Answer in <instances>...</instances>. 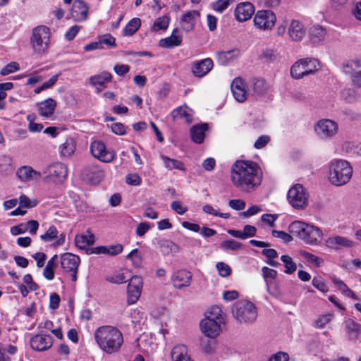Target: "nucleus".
<instances>
[{"label":"nucleus","mask_w":361,"mask_h":361,"mask_svg":"<svg viewBox=\"0 0 361 361\" xmlns=\"http://www.w3.org/2000/svg\"><path fill=\"white\" fill-rule=\"evenodd\" d=\"M289 359L288 355L283 352H278L273 355L268 361H288Z\"/></svg>","instance_id":"774afa93"},{"label":"nucleus","mask_w":361,"mask_h":361,"mask_svg":"<svg viewBox=\"0 0 361 361\" xmlns=\"http://www.w3.org/2000/svg\"><path fill=\"white\" fill-rule=\"evenodd\" d=\"M31 348L37 351H44L52 346L53 338L48 334H37L30 341Z\"/></svg>","instance_id":"2eb2a0df"},{"label":"nucleus","mask_w":361,"mask_h":361,"mask_svg":"<svg viewBox=\"0 0 361 361\" xmlns=\"http://www.w3.org/2000/svg\"><path fill=\"white\" fill-rule=\"evenodd\" d=\"M182 38L178 35V30L174 29L170 37L161 39L159 41V46L163 48H171L181 44Z\"/></svg>","instance_id":"cd10ccee"},{"label":"nucleus","mask_w":361,"mask_h":361,"mask_svg":"<svg viewBox=\"0 0 361 361\" xmlns=\"http://www.w3.org/2000/svg\"><path fill=\"white\" fill-rule=\"evenodd\" d=\"M310 35L311 41L317 44L324 39L326 31L320 26H315L310 29Z\"/></svg>","instance_id":"e433bc0d"},{"label":"nucleus","mask_w":361,"mask_h":361,"mask_svg":"<svg viewBox=\"0 0 361 361\" xmlns=\"http://www.w3.org/2000/svg\"><path fill=\"white\" fill-rule=\"evenodd\" d=\"M75 145L72 138L66 139V142L61 145L60 152L64 157H70L75 151Z\"/></svg>","instance_id":"58836bf2"},{"label":"nucleus","mask_w":361,"mask_h":361,"mask_svg":"<svg viewBox=\"0 0 361 361\" xmlns=\"http://www.w3.org/2000/svg\"><path fill=\"white\" fill-rule=\"evenodd\" d=\"M231 90L235 99L240 102L246 99L247 92L241 79L235 78L231 84Z\"/></svg>","instance_id":"a878e982"},{"label":"nucleus","mask_w":361,"mask_h":361,"mask_svg":"<svg viewBox=\"0 0 361 361\" xmlns=\"http://www.w3.org/2000/svg\"><path fill=\"white\" fill-rule=\"evenodd\" d=\"M202 210L204 212L216 216H219L224 219H228L230 217L229 213H220L215 210L210 204H205Z\"/></svg>","instance_id":"603ef678"},{"label":"nucleus","mask_w":361,"mask_h":361,"mask_svg":"<svg viewBox=\"0 0 361 361\" xmlns=\"http://www.w3.org/2000/svg\"><path fill=\"white\" fill-rule=\"evenodd\" d=\"M200 16V12L196 10L188 11L181 18V27L183 30L189 32L192 30L195 24V18Z\"/></svg>","instance_id":"5701e85b"},{"label":"nucleus","mask_w":361,"mask_h":361,"mask_svg":"<svg viewBox=\"0 0 361 361\" xmlns=\"http://www.w3.org/2000/svg\"><path fill=\"white\" fill-rule=\"evenodd\" d=\"M281 259L284 263V266L286 267V269L284 270L285 273L290 274L296 270L297 265L290 256L283 255L281 256Z\"/></svg>","instance_id":"79ce46f5"},{"label":"nucleus","mask_w":361,"mask_h":361,"mask_svg":"<svg viewBox=\"0 0 361 361\" xmlns=\"http://www.w3.org/2000/svg\"><path fill=\"white\" fill-rule=\"evenodd\" d=\"M288 231L310 245H316L322 235V232L318 227L300 221L291 223L288 226Z\"/></svg>","instance_id":"20e7f679"},{"label":"nucleus","mask_w":361,"mask_h":361,"mask_svg":"<svg viewBox=\"0 0 361 361\" xmlns=\"http://www.w3.org/2000/svg\"><path fill=\"white\" fill-rule=\"evenodd\" d=\"M94 337L99 348L109 355L118 353L123 343L121 331L113 326L98 327L94 333Z\"/></svg>","instance_id":"f03ea898"},{"label":"nucleus","mask_w":361,"mask_h":361,"mask_svg":"<svg viewBox=\"0 0 361 361\" xmlns=\"http://www.w3.org/2000/svg\"><path fill=\"white\" fill-rule=\"evenodd\" d=\"M171 116L174 120L185 118L187 121H190V115L186 106H181L176 108L172 111Z\"/></svg>","instance_id":"a19ab883"},{"label":"nucleus","mask_w":361,"mask_h":361,"mask_svg":"<svg viewBox=\"0 0 361 361\" xmlns=\"http://www.w3.org/2000/svg\"><path fill=\"white\" fill-rule=\"evenodd\" d=\"M233 50L227 51H219L216 53L217 61L220 65L225 66L232 59Z\"/></svg>","instance_id":"a18cd8bd"},{"label":"nucleus","mask_w":361,"mask_h":361,"mask_svg":"<svg viewBox=\"0 0 361 361\" xmlns=\"http://www.w3.org/2000/svg\"><path fill=\"white\" fill-rule=\"evenodd\" d=\"M271 234L274 237L281 238L286 243H288L293 240L291 235L284 231L273 230Z\"/></svg>","instance_id":"052dcab7"},{"label":"nucleus","mask_w":361,"mask_h":361,"mask_svg":"<svg viewBox=\"0 0 361 361\" xmlns=\"http://www.w3.org/2000/svg\"><path fill=\"white\" fill-rule=\"evenodd\" d=\"M159 245L161 248V251L166 255L169 254L173 250V248L176 247L175 243L169 240H161L159 241Z\"/></svg>","instance_id":"6e6d98bb"},{"label":"nucleus","mask_w":361,"mask_h":361,"mask_svg":"<svg viewBox=\"0 0 361 361\" xmlns=\"http://www.w3.org/2000/svg\"><path fill=\"white\" fill-rule=\"evenodd\" d=\"M129 279H127L126 276L124 273H118L116 274H114L113 276L111 277V279H109V281L111 283H116V284H121L126 283Z\"/></svg>","instance_id":"69168bd1"},{"label":"nucleus","mask_w":361,"mask_h":361,"mask_svg":"<svg viewBox=\"0 0 361 361\" xmlns=\"http://www.w3.org/2000/svg\"><path fill=\"white\" fill-rule=\"evenodd\" d=\"M353 242L348 238L343 236H334L327 238L325 245L333 250H339L341 247H350L353 245Z\"/></svg>","instance_id":"412c9836"},{"label":"nucleus","mask_w":361,"mask_h":361,"mask_svg":"<svg viewBox=\"0 0 361 361\" xmlns=\"http://www.w3.org/2000/svg\"><path fill=\"white\" fill-rule=\"evenodd\" d=\"M50 30L45 25H39L32 30L30 42L33 50L39 54L44 53L49 47Z\"/></svg>","instance_id":"0eeeda50"},{"label":"nucleus","mask_w":361,"mask_h":361,"mask_svg":"<svg viewBox=\"0 0 361 361\" xmlns=\"http://www.w3.org/2000/svg\"><path fill=\"white\" fill-rule=\"evenodd\" d=\"M229 4L230 0H217L212 3L211 6L214 11L221 13L228 7Z\"/></svg>","instance_id":"de8ad7c7"},{"label":"nucleus","mask_w":361,"mask_h":361,"mask_svg":"<svg viewBox=\"0 0 361 361\" xmlns=\"http://www.w3.org/2000/svg\"><path fill=\"white\" fill-rule=\"evenodd\" d=\"M92 154L102 162L109 163L114 159L115 154L113 151L106 149L101 141H94L90 145Z\"/></svg>","instance_id":"f8f14e48"},{"label":"nucleus","mask_w":361,"mask_h":361,"mask_svg":"<svg viewBox=\"0 0 361 361\" xmlns=\"http://www.w3.org/2000/svg\"><path fill=\"white\" fill-rule=\"evenodd\" d=\"M17 176L22 181H30L35 179V176H39V173L33 170L30 166H22L16 172Z\"/></svg>","instance_id":"2f4dec72"},{"label":"nucleus","mask_w":361,"mask_h":361,"mask_svg":"<svg viewBox=\"0 0 361 361\" xmlns=\"http://www.w3.org/2000/svg\"><path fill=\"white\" fill-rule=\"evenodd\" d=\"M56 264L47 262V265L43 271V276L48 280H52L54 278V268Z\"/></svg>","instance_id":"4d7b16f0"},{"label":"nucleus","mask_w":361,"mask_h":361,"mask_svg":"<svg viewBox=\"0 0 361 361\" xmlns=\"http://www.w3.org/2000/svg\"><path fill=\"white\" fill-rule=\"evenodd\" d=\"M262 276L266 281L267 286H269L270 279L274 280L277 276V271L274 269H270L267 267H264L262 269Z\"/></svg>","instance_id":"49530a36"},{"label":"nucleus","mask_w":361,"mask_h":361,"mask_svg":"<svg viewBox=\"0 0 361 361\" xmlns=\"http://www.w3.org/2000/svg\"><path fill=\"white\" fill-rule=\"evenodd\" d=\"M99 39L102 46L103 44L109 47H114L116 46V39L111 34H105L99 37Z\"/></svg>","instance_id":"3c124183"},{"label":"nucleus","mask_w":361,"mask_h":361,"mask_svg":"<svg viewBox=\"0 0 361 361\" xmlns=\"http://www.w3.org/2000/svg\"><path fill=\"white\" fill-rule=\"evenodd\" d=\"M88 8L84 2L81 1H75L73 8L72 15L78 20H84L87 18Z\"/></svg>","instance_id":"7c9ffc66"},{"label":"nucleus","mask_w":361,"mask_h":361,"mask_svg":"<svg viewBox=\"0 0 361 361\" xmlns=\"http://www.w3.org/2000/svg\"><path fill=\"white\" fill-rule=\"evenodd\" d=\"M213 68V61L210 58L195 61L192 65V72L195 77L206 75Z\"/></svg>","instance_id":"f3484780"},{"label":"nucleus","mask_w":361,"mask_h":361,"mask_svg":"<svg viewBox=\"0 0 361 361\" xmlns=\"http://www.w3.org/2000/svg\"><path fill=\"white\" fill-rule=\"evenodd\" d=\"M170 18L166 16H162L158 18L154 23L155 27H157L160 30H166L169 24Z\"/></svg>","instance_id":"e2e57ef3"},{"label":"nucleus","mask_w":361,"mask_h":361,"mask_svg":"<svg viewBox=\"0 0 361 361\" xmlns=\"http://www.w3.org/2000/svg\"><path fill=\"white\" fill-rule=\"evenodd\" d=\"M141 25V20L138 18H133L123 30L124 36H131L135 34Z\"/></svg>","instance_id":"c9c22d12"},{"label":"nucleus","mask_w":361,"mask_h":361,"mask_svg":"<svg viewBox=\"0 0 361 361\" xmlns=\"http://www.w3.org/2000/svg\"><path fill=\"white\" fill-rule=\"evenodd\" d=\"M220 247L224 250L235 251L242 247V243L231 239L222 241L220 244Z\"/></svg>","instance_id":"37998d69"},{"label":"nucleus","mask_w":361,"mask_h":361,"mask_svg":"<svg viewBox=\"0 0 361 361\" xmlns=\"http://www.w3.org/2000/svg\"><path fill=\"white\" fill-rule=\"evenodd\" d=\"M232 314L240 324L254 322L257 312L253 303L247 300H238L232 307Z\"/></svg>","instance_id":"423d86ee"},{"label":"nucleus","mask_w":361,"mask_h":361,"mask_svg":"<svg viewBox=\"0 0 361 361\" xmlns=\"http://www.w3.org/2000/svg\"><path fill=\"white\" fill-rule=\"evenodd\" d=\"M173 361H193L188 354V348L184 345L174 346L171 351Z\"/></svg>","instance_id":"c85d7f7f"},{"label":"nucleus","mask_w":361,"mask_h":361,"mask_svg":"<svg viewBox=\"0 0 361 361\" xmlns=\"http://www.w3.org/2000/svg\"><path fill=\"white\" fill-rule=\"evenodd\" d=\"M333 316V314H326L320 316L315 321V326L319 329L324 328L328 323L331 321Z\"/></svg>","instance_id":"5fc2aeb1"},{"label":"nucleus","mask_w":361,"mask_h":361,"mask_svg":"<svg viewBox=\"0 0 361 361\" xmlns=\"http://www.w3.org/2000/svg\"><path fill=\"white\" fill-rule=\"evenodd\" d=\"M338 129L337 123L330 119H322L314 126L315 132L323 139L333 137L337 133Z\"/></svg>","instance_id":"9b49d317"},{"label":"nucleus","mask_w":361,"mask_h":361,"mask_svg":"<svg viewBox=\"0 0 361 361\" xmlns=\"http://www.w3.org/2000/svg\"><path fill=\"white\" fill-rule=\"evenodd\" d=\"M345 329L349 338L350 340H355L360 334L361 325L353 319H348L345 322Z\"/></svg>","instance_id":"473e14b6"},{"label":"nucleus","mask_w":361,"mask_h":361,"mask_svg":"<svg viewBox=\"0 0 361 361\" xmlns=\"http://www.w3.org/2000/svg\"><path fill=\"white\" fill-rule=\"evenodd\" d=\"M112 131L118 135H123L126 133L125 126L121 123H115L111 126Z\"/></svg>","instance_id":"338daca9"},{"label":"nucleus","mask_w":361,"mask_h":361,"mask_svg":"<svg viewBox=\"0 0 361 361\" xmlns=\"http://www.w3.org/2000/svg\"><path fill=\"white\" fill-rule=\"evenodd\" d=\"M231 178L240 191L250 192L260 185L262 173L259 165L248 160H237L231 166Z\"/></svg>","instance_id":"f257e3e1"},{"label":"nucleus","mask_w":361,"mask_h":361,"mask_svg":"<svg viewBox=\"0 0 361 361\" xmlns=\"http://www.w3.org/2000/svg\"><path fill=\"white\" fill-rule=\"evenodd\" d=\"M80 262L79 257L70 252L64 253L61 257V267L66 272L78 270Z\"/></svg>","instance_id":"6ab92c4d"},{"label":"nucleus","mask_w":361,"mask_h":361,"mask_svg":"<svg viewBox=\"0 0 361 361\" xmlns=\"http://www.w3.org/2000/svg\"><path fill=\"white\" fill-rule=\"evenodd\" d=\"M253 92L259 96L263 95L266 91L265 82L262 79L254 78L251 80Z\"/></svg>","instance_id":"4c0bfd02"},{"label":"nucleus","mask_w":361,"mask_h":361,"mask_svg":"<svg viewBox=\"0 0 361 361\" xmlns=\"http://www.w3.org/2000/svg\"><path fill=\"white\" fill-rule=\"evenodd\" d=\"M276 17L270 10L258 11L253 19L255 25L261 30L271 29L275 24Z\"/></svg>","instance_id":"9d476101"},{"label":"nucleus","mask_w":361,"mask_h":361,"mask_svg":"<svg viewBox=\"0 0 361 361\" xmlns=\"http://www.w3.org/2000/svg\"><path fill=\"white\" fill-rule=\"evenodd\" d=\"M309 195L301 184H296L290 188L287 194L290 204L295 209H303L308 205Z\"/></svg>","instance_id":"1a4fd4ad"},{"label":"nucleus","mask_w":361,"mask_h":361,"mask_svg":"<svg viewBox=\"0 0 361 361\" xmlns=\"http://www.w3.org/2000/svg\"><path fill=\"white\" fill-rule=\"evenodd\" d=\"M219 274L222 277L228 276L231 274V269L224 262H218L216 265Z\"/></svg>","instance_id":"bf43d9fd"},{"label":"nucleus","mask_w":361,"mask_h":361,"mask_svg":"<svg viewBox=\"0 0 361 361\" xmlns=\"http://www.w3.org/2000/svg\"><path fill=\"white\" fill-rule=\"evenodd\" d=\"M224 322L218 320L204 319L201 321L200 326L202 332L210 338H216L221 331V324Z\"/></svg>","instance_id":"4468645a"},{"label":"nucleus","mask_w":361,"mask_h":361,"mask_svg":"<svg viewBox=\"0 0 361 361\" xmlns=\"http://www.w3.org/2000/svg\"><path fill=\"white\" fill-rule=\"evenodd\" d=\"M95 237L89 230L86 231V233L81 235H77L75 238V245L82 250H87V245H92L94 243Z\"/></svg>","instance_id":"393cba45"},{"label":"nucleus","mask_w":361,"mask_h":361,"mask_svg":"<svg viewBox=\"0 0 361 361\" xmlns=\"http://www.w3.org/2000/svg\"><path fill=\"white\" fill-rule=\"evenodd\" d=\"M204 319L218 320L224 323L223 312L218 306L212 307Z\"/></svg>","instance_id":"ea45409f"},{"label":"nucleus","mask_w":361,"mask_h":361,"mask_svg":"<svg viewBox=\"0 0 361 361\" xmlns=\"http://www.w3.org/2000/svg\"><path fill=\"white\" fill-rule=\"evenodd\" d=\"M207 124L196 125L190 128V136L192 140L197 144H201L205 137V131L207 130Z\"/></svg>","instance_id":"c756f323"},{"label":"nucleus","mask_w":361,"mask_h":361,"mask_svg":"<svg viewBox=\"0 0 361 361\" xmlns=\"http://www.w3.org/2000/svg\"><path fill=\"white\" fill-rule=\"evenodd\" d=\"M319 62L314 59H303L296 61L290 68V75L298 80L305 75L314 73L318 70Z\"/></svg>","instance_id":"6e6552de"},{"label":"nucleus","mask_w":361,"mask_h":361,"mask_svg":"<svg viewBox=\"0 0 361 361\" xmlns=\"http://www.w3.org/2000/svg\"><path fill=\"white\" fill-rule=\"evenodd\" d=\"M111 78L112 76L111 73L109 72H102L100 74L91 76L90 78V83L93 86L99 85L104 87V83L111 81Z\"/></svg>","instance_id":"72a5a7b5"},{"label":"nucleus","mask_w":361,"mask_h":361,"mask_svg":"<svg viewBox=\"0 0 361 361\" xmlns=\"http://www.w3.org/2000/svg\"><path fill=\"white\" fill-rule=\"evenodd\" d=\"M57 233L56 228L54 226H51L44 234L40 235V238L45 242H49L57 237Z\"/></svg>","instance_id":"09e8293b"},{"label":"nucleus","mask_w":361,"mask_h":361,"mask_svg":"<svg viewBox=\"0 0 361 361\" xmlns=\"http://www.w3.org/2000/svg\"><path fill=\"white\" fill-rule=\"evenodd\" d=\"M19 204L22 207L25 208H32L37 204V201L36 200H30L25 195H22L19 197Z\"/></svg>","instance_id":"864d4df0"},{"label":"nucleus","mask_w":361,"mask_h":361,"mask_svg":"<svg viewBox=\"0 0 361 361\" xmlns=\"http://www.w3.org/2000/svg\"><path fill=\"white\" fill-rule=\"evenodd\" d=\"M341 97L348 103H353L356 101V92L353 89H345L341 92Z\"/></svg>","instance_id":"8fccbe9b"},{"label":"nucleus","mask_w":361,"mask_h":361,"mask_svg":"<svg viewBox=\"0 0 361 361\" xmlns=\"http://www.w3.org/2000/svg\"><path fill=\"white\" fill-rule=\"evenodd\" d=\"M161 159L164 163L165 167L169 170L178 169L185 171L184 164L177 159H171L165 155H161Z\"/></svg>","instance_id":"f704fd0d"},{"label":"nucleus","mask_w":361,"mask_h":361,"mask_svg":"<svg viewBox=\"0 0 361 361\" xmlns=\"http://www.w3.org/2000/svg\"><path fill=\"white\" fill-rule=\"evenodd\" d=\"M128 259L131 260L133 265L135 267H140L142 264V258L139 254L137 249L133 250L127 256Z\"/></svg>","instance_id":"c03bdc74"},{"label":"nucleus","mask_w":361,"mask_h":361,"mask_svg":"<svg viewBox=\"0 0 361 361\" xmlns=\"http://www.w3.org/2000/svg\"><path fill=\"white\" fill-rule=\"evenodd\" d=\"M312 285L320 291L323 293H326L328 291V287L321 277H314L312 279Z\"/></svg>","instance_id":"0e129e2a"},{"label":"nucleus","mask_w":361,"mask_h":361,"mask_svg":"<svg viewBox=\"0 0 361 361\" xmlns=\"http://www.w3.org/2000/svg\"><path fill=\"white\" fill-rule=\"evenodd\" d=\"M255 13V7L250 2L238 4L235 9V19L239 22H244L250 19Z\"/></svg>","instance_id":"dca6fc26"},{"label":"nucleus","mask_w":361,"mask_h":361,"mask_svg":"<svg viewBox=\"0 0 361 361\" xmlns=\"http://www.w3.org/2000/svg\"><path fill=\"white\" fill-rule=\"evenodd\" d=\"M288 231L310 245H316L322 235V232L318 227L300 221L291 223L288 226Z\"/></svg>","instance_id":"7ed1b4c3"},{"label":"nucleus","mask_w":361,"mask_h":361,"mask_svg":"<svg viewBox=\"0 0 361 361\" xmlns=\"http://www.w3.org/2000/svg\"><path fill=\"white\" fill-rule=\"evenodd\" d=\"M305 30L302 24L296 20H293L289 25L288 35L293 41H300L305 36Z\"/></svg>","instance_id":"4be33fe9"},{"label":"nucleus","mask_w":361,"mask_h":361,"mask_svg":"<svg viewBox=\"0 0 361 361\" xmlns=\"http://www.w3.org/2000/svg\"><path fill=\"white\" fill-rule=\"evenodd\" d=\"M192 279V274L189 271L183 269L176 272L172 281L175 288L180 289L183 287L189 286Z\"/></svg>","instance_id":"aec40b11"},{"label":"nucleus","mask_w":361,"mask_h":361,"mask_svg":"<svg viewBox=\"0 0 361 361\" xmlns=\"http://www.w3.org/2000/svg\"><path fill=\"white\" fill-rule=\"evenodd\" d=\"M300 255L302 257L305 258L309 262L314 264L317 267L320 266L322 259L319 257L306 251H302L300 252Z\"/></svg>","instance_id":"680f3d73"},{"label":"nucleus","mask_w":361,"mask_h":361,"mask_svg":"<svg viewBox=\"0 0 361 361\" xmlns=\"http://www.w3.org/2000/svg\"><path fill=\"white\" fill-rule=\"evenodd\" d=\"M123 247L121 244L112 245L110 246H97L87 249V254H104L108 255H117L123 251Z\"/></svg>","instance_id":"a211bd4d"},{"label":"nucleus","mask_w":361,"mask_h":361,"mask_svg":"<svg viewBox=\"0 0 361 361\" xmlns=\"http://www.w3.org/2000/svg\"><path fill=\"white\" fill-rule=\"evenodd\" d=\"M20 69V66L17 62H11L7 64L4 68H2L0 71L1 75H7L11 73L17 71Z\"/></svg>","instance_id":"13d9d810"},{"label":"nucleus","mask_w":361,"mask_h":361,"mask_svg":"<svg viewBox=\"0 0 361 361\" xmlns=\"http://www.w3.org/2000/svg\"><path fill=\"white\" fill-rule=\"evenodd\" d=\"M68 174V169L62 163L57 162L49 167V176L56 178L59 181H63L66 179Z\"/></svg>","instance_id":"b1692460"},{"label":"nucleus","mask_w":361,"mask_h":361,"mask_svg":"<svg viewBox=\"0 0 361 361\" xmlns=\"http://www.w3.org/2000/svg\"><path fill=\"white\" fill-rule=\"evenodd\" d=\"M142 284L141 276H134L131 277L127 289L128 304L132 305L137 302L141 294Z\"/></svg>","instance_id":"ddd939ff"},{"label":"nucleus","mask_w":361,"mask_h":361,"mask_svg":"<svg viewBox=\"0 0 361 361\" xmlns=\"http://www.w3.org/2000/svg\"><path fill=\"white\" fill-rule=\"evenodd\" d=\"M37 106L38 111L42 116L49 117L55 111L56 102L54 99L49 98L38 104Z\"/></svg>","instance_id":"bb28decb"},{"label":"nucleus","mask_w":361,"mask_h":361,"mask_svg":"<svg viewBox=\"0 0 361 361\" xmlns=\"http://www.w3.org/2000/svg\"><path fill=\"white\" fill-rule=\"evenodd\" d=\"M353 169L350 163L343 159H334L329 164V181L334 185L346 184L351 178Z\"/></svg>","instance_id":"39448f33"}]
</instances>
